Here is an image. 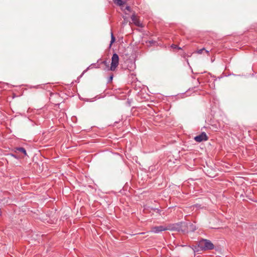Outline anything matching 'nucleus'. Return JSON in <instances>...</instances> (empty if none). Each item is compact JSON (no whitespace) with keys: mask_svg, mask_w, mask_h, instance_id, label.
<instances>
[{"mask_svg":"<svg viewBox=\"0 0 257 257\" xmlns=\"http://www.w3.org/2000/svg\"><path fill=\"white\" fill-rule=\"evenodd\" d=\"M119 64V57L116 53H114L111 57V65L109 66V62L106 60L103 61L101 62L100 64L103 65L104 67L103 69L106 71H112L115 70Z\"/></svg>","mask_w":257,"mask_h":257,"instance_id":"f257e3e1","label":"nucleus"},{"mask_svg":"<svg viewBox=\"0 0 257 257\" xmlns=\"http://www.w3.org/2000/svg\"><path fill=\"white\" fill-rule=\"evenodd\" d=\"M198 247L201 250H206L213 249L214 245L209 240L202 239L198 242Z\"/></svg>","mask_w":257,"mask_h":257,"instance_id":"f03ea898","label":"nucleus"},{"mask_svg":"<svg viewBox=\"0 0 257 257\" xmlns=\"http://www.w3.org/2000/svg\"><path fill=\"white\" fill-rule=\"evenodd\" d=\"M187 227V224L185 223L180 222L169 225L167 227V230H175L178 231H182L185 232V228Z\"/></svg>","mask_w":257,"mask_h":257,"instance_id":"7ed1b4c3","label":"nucleus"},{"mask_svg":"<svg viewBox=\"0 0 257 257\" xmlns=\"http://www.w3.org/2000/svg\"><path fill=\"white\" fill-rule=\"evenodd\" d=\"M167 230V227L166 226H154L151 228V232L155 233H158L161 231Z\"/></svg>","mask_w":257,"mask_h":257,"instance_id":"20e7f679","label":"nucleus"},{"mask_svg":"<svg viewBox=\"0 0 257 257\" xmlns=\"http://www.w3.org/2000/svg\"><path fill=\"white\" fill-rule=\"evenodd\" d=\"M208 139V137L207 136L206 133L204 132H202L201 134L196 136L194 138V140L197 142H201L202 141H207Z\"/></svg>","mask_w":257,"mask_h":257,"instance_id":"39448f33","label":"nucleus"},{"mask_svg":"<svg viewBox=\"0 0 257 257\" xmlns=\"http://www.w3.org/2000/svg\"><path fill=\"white\" fill-rule=\"evenodd\" d=\"M131 19L133 23L137 26L141 27L142 26V24L140 22L139 20L137 18V17L135 15L133 14L131 16Z\"/></svg>","mask_w":257,"mask_h":257,"instance_id":"423d86ee","label":"nucleus"},{"mask_svg":"<svg viewBox=\"0 0 257 257\" xmlns=\"http://www.w3.org/2000/svg\"><path fill=\"white\" fill-rule=\"evenodd\" d=\"M126 2V0H114L115 4L119 6L123 5Z\"/></svg>","mask_w":257,"mask_h":257,"instance_id":"0eeeda50","label":"nucleus"},{"mask_svg":"<svg viewBox=\"0 0 257 257\" xmlns=\"http://www.w3.org/2000/svg\"><path fill=\"white\" fill-rule=\"evenodd\" d=\"M16 150L17 151H19V152H21V153H22L25 156L27 155L26 151V150L24 148H22V147L17 148H16Z\"/></svg>","mask_w":257,"mask_h":257,"instance_id":"6e6552de","label":"nucleus"},{"mask_svg":"<svg viewBox=\"0 0 257 257\" xmlns=\"http://www.w3.org/2000/svg\"><path fill=\"white\" fill-rule=\"evenodd\" d=\"M203 51H205V52L208 54L209 55V51L208 50H206L205 49V48H202V49H199L197 51V53L198 54H201L203 53Z\"/></svg>","mask_w":257,"mask_h":257,"instance_id":"1a4fd4ad","label":"nucleus"},{"mask_svg":"<svg viewBox=\"0 0 257 257\" xmlns=\"http://www.w3.org/2000/svg\"><path fill=\"white\" fill-rule=\"evenodd\" d=\"M115 40V38L114 37L112 32L111 33V41H110V45L114 43Z\"/></svg>","mask_w":257,"mask_h":257,"instance_id":"9d476101","label":"nucleus"},{"mask_svg":"<svg viewBox=\"0 0 257 257\" xmlns=\"http://www.w3.org/2000/svg\"><path fill=\"white\" fill-rule=\"evenodd\" d=\"M189 227H190V229H191L193 231L196 229L195 226H194V225L193 224H190Z\"/></svg>","mask_w":257,"mask_h":257,"instance_id":"9b49d317","label":"nucleus"},{"mask_svg":"<svg viewBox=\"0 0 257 257\" xmlns=\"http://www.w3.org/2000/svg\"><path fill=\"white\" fill-rule=\"evenodd\" d=\"M113 79V75H111L110 76L109 79H108V82H111Z\"/></svg>","mask_w":257,"mask_h":257,"instance_id":"f8f14e48","label":"nucleus"},{"mask_svg":"<svg viewBox=\"0 0 257 257\" xmlns=\"http://www.w3.org/2000/svg\"><path fill=\"white\" fill-rule=\"evenodd\" d=\"M125 9L128 11V12H130L131 11V8L129 7V6H126L125 7Z\"/></svg>","mask_w":257,"mask_h":257,"instance_id":"ddd939ff","label":"nucleus"},{"mask_svg":"<svg viewBox=\"0 0 257 257\" xmlns=\"http://www.w3.org/2000/svg\"><path fill=\"white\" fill-rule=\"evenodd\" d=\"M2 212L1 209H0V216L2 215Z\"/></svg>","mask_w":257,"mask_h":257,"instance_id":"4468645a","label":"nucleus"},{"mask_svg":"<svg viewBox=\"0 0 257 257\" xmlns=\"http://www.w3.org/2000/svg\"><path fill=\"white\" fill-rule=\"evenodd\" d=\"M172 47L176 48V46H172Z\"/></svg>","mask_w":257,"mask_h":257,"instance_id":"2eb2a0df","label":"nucleus"},{"mask_svg":"<svg viewBox=\"0 0 257 257\" xmlns=\"http://www.w3.org/2000/svg\"><path fill=\"white\" fill-rule=\"evenodd\" d=\"M155 210H157V211H159V210L158 209H155Z\"/></svg>","mask_w":257,"mask_h":257,"instance_id":"dca6fc26","label":"nucleus"}]
</instances>
